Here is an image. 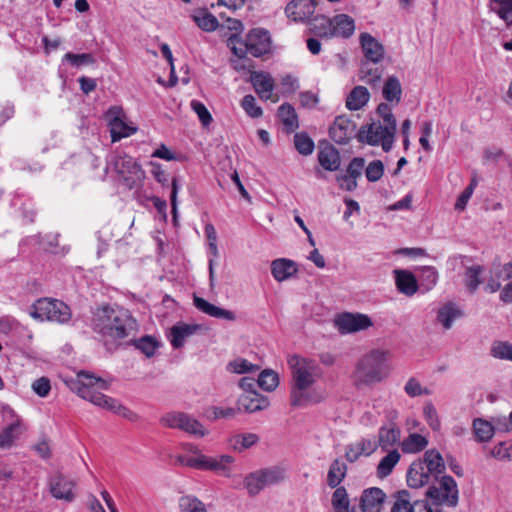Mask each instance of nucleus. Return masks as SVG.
<instances>
[{"label": "nucleus", "instance_id": "37", "mask_svg": "<svg viewBox=\"0 0 512 512\" xmlns=\"http://www.w3.org/2000/svg\"><path fill=\"white\" fill-rule=\"evenodd\" d=\"M473 433L478 442H488L494 435L491 421L475 418L472 424Z\"/></svg>", "mask_w": 512, "mask_h": 512}, {"label": "nucleus", "instance_id": "8", "mask_svg": "<svg viewBox=\"0 0 512 512\" xmlns=\"http://www.w3.org/2000/svg\"><path fill=\"white\" fill-rule=\"evenodd\" d=\"M29 315L37 321L65 324L70 321L72 313L70 307L63 301L44 297L30 306Z\"/></svg>", "mask_w": 512, "mask_h": 512}, {"label": "nucleus", "instance_id": "38", "mask_svg": "<svg viewBox=\"0 0 512 512\" xmlns=\"http://www.w3.org/2000/svg\"><path fill=\"white\" fill-rule=\"evenodd\" d=\"M400 460L398 450H389V453L381 459L377 467V475L380 478L387 477L391 474L393 468Z\"/></svg>", "mask_w": 512, "mask_h": 512}, {"label": "nucleus", "instance_id": "52", "mask_svg": "<svg viewBox=\"0 0 512 512\" xmlns=\"http://www.w3.org/2000/svg\"><path fill=\"white\" fill-rule=\"evenodd\" d=\"M241 106L244 109V111L246 112V114L252 118H258L263 113L261 107H259L256 104L255 97L251 94H248L243 97V99L241 101Z\"/></svg>", "mask_w": 512, "mask_h": 512}, {"label": "nucleus", "instance_id": "53", "mask_svg": "<svg viewBox=\"0 0 512 512\" xmlns=\"http://www.w3.org/2000/svg\"><path fill=\"white\" fill-rule=\"evenodd\" d=\"M191 108L197 114L201 124L204 127H208L211 124L213 120L211 113L202 102L198 100H192Z\"/></svg>", "mask_w": 512, "mask_h": 512}, {"label": "nucleus", "instance_id": "29", "mask_svg": "<svg viewBox=\"0 0 512 512\" xmlns=\"http://www.w3.org/2000/svg\"><path fill=\"white\" fill-rule=\"evenodd\" d=\"M370 99V93L364 86L354 87L347 96L346 107L351 111H357L363 108Z\"/></svg>", "mask_w": 512, "mask_h": 512}, {"label": "nucleus", "instance_id": "12", "mask_svg": "<svg viewBox=\"0 0 512 512\" xmlns=\"http://www.w3.org/2000/svg\"><path fill=\"white\" fill-rule=\"evenodd\" d=\"M161 423L169 428L180 429L198 438L206 434L203 425L194 417L184 412H169L162 416Z\"/></svg>", "mask_w": 512, "mask_h": 512}, {"label": "nucleus", "instance_id": "56", "mask_svg": "<svg viewBox=\"0 0 512 512\" xmlns=\"http://www.w3.org/2000/svg\"><path fill=\"white\" fill-rule=\"evenodd\" d=\"M228 369L237 374L249 373L257 369V366L246 359H236L228 364Z\"/></svg>", "mask_w": 512, "mask_h": 512}, {"label": "nucleus", "instance_id": "60", "mask_svg": "<svg viewBox=\"0 0 512 512\" xmlns=\"http://www.w3.org/2000/svg\"><path fill=\"white\" fill-rule=\"evenodd\" d=\"M404 390L410 397H416L422 394H429V391L427 389H422L420 382L413 377L407 381Z\"/></svg>", "mask_w": 512, "mask_h": 512}, {"label": "nucleus", "instance_id": "35", "mask_svg": "<svg viewBox=\"0 0 512 512\" xmlns=\"http://www.w3.org/2000/svg\"><path fill=\"white\" fill-rule=\"evenodd\" d=\"M347 466L345 462L335 459L330 465L328 475H327V484L331 488H336L343 481L346 476Z\"/></svg>", "mask_w": 512, "mask_h": 512}, {"label": "nucleus", "instance_id": "14", "mask_svg": "<svg viewBox=\"0 0 512 512\" xmlns=\"http://www.w3.org/2000/svg\"><path fill=\"white\" fill-rule=\"evenodd\" d=\"M360 46L364 54L362 61L380 63L385 54L384 46L371 34L363 32L359 36Z\"/></svg>", "mask_w": 512, "mask_h": 512}, {"label": "nucleus", "instance_id": "27", "mask_svg": "<svg viewBox=\"0 0 512 512\" xmlns=\"http://www.w3.org/2000/svg\"><path fill=\"white\" fill-rule=\"evenodd\" d=\"M74 483L63 476H57L51 481V493L57 499L72 501Z\"/></svg>", "mask_w": 512, "mask_h": 512}, {"label": "nucleus", "instance_id": "44", "mask_svg": "<svg viewBox=\"0 0 512 512\" xmlns=\"http://www.w3.org/2000/svg\"><path fill=\"white\" fill-rule=\"evenodd\" d=\"M294 146L296 150L304 156L312 154L315 148L313 139L305 132L296 133L294 135Z\"/></svg>", "mask_w": 512, "mask_h": 512}, {"label": "nucleus", "instance_id": "15", "mask_svg": "<svg viewBox=\"0 0 512 512\" xmlns=\"http://www.w3.org/2000/svg\"><path fill=\"white\" fill-rule=\"evenodd\" d=\"M336 324L341 332L350 333L369 328L372 321L365 314L344 313L338 317Z\"/></svg>", "mask_w": 512, "mask_h": 512}, {"label": "nucleus", "instance_id": "4", "mask_svg": "<svg viewBox=\"0 0 512 512\" xmlns=\"http://www.w3.org/2000/svg\"><path fill=\"white\" fill-rule=\"evenodd\" d=\"M387 355L386 351L374 349L361 356L351 375L353 384L362 388L384 380L390 371Z\"/></svg>", "mask_w": 512, "mask_h": 512}, {"label": "nucleus", "instance_id": "32", "mask_svg": "<svg viewBox=\"0 0 512 512\" xmlns=\"http://www.w3.org/2000/svg\"><path fill=\"white\" fill-rule=\"evenodd\" d=\"M192 19L200 29L206 32L215 31L219 26L217 18L206 8L195 11Z\"/></svg>", "mask_w": 512, "mask_h": 512}, {"label": "nucleus", "instance_id": "18", "mask_svg": "<svg viewBox=\"0 0 512 512\" xmlns=\"http://www.w3.org/2000/svg\"><path fill=\"white\" fill-rule=\"evenodd\" d=\"M193 304L199 311L211 317L227 321H234L236 319L234 312L215 306L202 297L194 295Z\"/></svg>", "mask_w": 512, "mask_h": 512}, {"label": "nucleus", "instance_id": "25", "mask_svg": "<svg viewBox=\"0 0 512 512\" xmlns=\"http://www.w3.org/2000/svg\"><path fill=\"white\" fill-rule=\"evenodd\" d=\"M333 37L350 38L355 31V22L347 14H338L332 18Z\"/></svg>", "mask_w": 512, "mask_h": 512}, {"label": "nucleus", "instance_id": "48", "mask_svg": "<svg viewBox=\"0 0 512 512\" xmlns=\"http://www.w3.org/2000/svg\"><path fill=\"white\" fill-rule=\"evenodd\" d=\"M490 354L497 359L512 361V344L506 341L495 342Z\"/></svg>", "mask_w": 512, "mask_h": 512}, {"label": "nucleus", "instance_id": "9", "mask_svg": "<svg viewBox=\"0 0 512 512\" xmlns=\"http://www.w3.org/2000/svg\"><path fill=\"white\" fill-rule=\"evenodd\" d=\"M110 164L119 175L121 181L129 188L133 189L141 185L145 173L141 166L126 154H115L111 156Z\"/></svg>", "mask_w": 512, "mask_h": 512}, {"label": "nucleus", "instance_id": "46", "mask_svg": "<svg viewBox=\"0 0 512 512\" xmlns=\"http://www.w3.org/2000/svg\"><path fill=\"white\" fill-rule=\"evenodd\" d=\"M65 62L69 63L72 67L80 68L84 65L94 64L95 58L90 53L75 54L68 52L62 58V63Z\"/></svg>", "mask_w": 512, "mask_h": 512}, {"label": "nucleus", "instance_id": "2", "mask_svg": "<svg viewBox=\"0 0 512 512\" xmlns=\"http://www.w3.org/2000/svg\"><path fill=\"white\" fill-rule=\"evenodd\" d=\"M92 313V329L103 337L123 339L137 328L135 319L122 307L102 305Z\"/></svg>", "mask_w": 512, "mask_h": 512}, {"label": "nucleus", "instance_id": "31", "mask_svg": "<svg viewBox=\"0 0 512 512\" xmlns=\"http://www.w3.org/2000/svg\"><path fill=\"white\" fill-rule=\"evenodd\" d=\"M383 98L389 103L398 104L401 101L402 87L396 76H389L382 89Z\"/></svg>", "mask_w": 512, "mask_h": 512}, {"label": "nucleus", "instance_id": "16", "mask_svg": "<svg viewBox=\"0 0 512 512\" xmlns=\"http://www.w3.org/2000/svg\"><path fill=\"white\" fill-rule=\"evenodd\" d=\"M386 494L378 487L365 489L360 496L361 512H381Z\"/></svg>", "mask_w": 512, "mask_h": 512}, {"label": "nucleus", "instance_id": "23", "mask_svg": "<svg viewBox=\"0 0 512 512\" xmlns=\"http://www.w3.org/2000/svg\"><path fill=\"white\" fill-rule=\"evenodd\" d=\"M318 161L327 171H336L341 164L339 151L331 144L321 146L318 151Z\"/></svg>", "mask_w": 512, "mask_h": 512}, {"label": "nucleus", "instance_id": "40", "mask_svg": "<svg viewBox=\"0 0 512 512\" xmlns=\"http://www.w3.org/2000/svg\"><path fill=\"white\" fill-rule=\"evenodd\" d=\"M490 10L495 12L505 23L512 25V0L490 1Z\"/></svg>", "mask_w": 512, "mask_h": 512}, {"label": "nucleus", "instance_id": "49", "mask_svg": "<svg viewBox=\"0 0 512 512\" xmlns=\"http://www.w3.org/2000/svg\"><path fill=\"white\" fill-rule=\"evenodd\" d=\"M420 283L428 291L432 289L438 280V272L434 267L425 266L420 272Z\"/></svg>", "mask_w": 512, "mask_h": 512}, {"label": "nucleus", "instance_id": "34", "mask_svg": "<svg viewBox=\"0 0 512 512\" xmlns=\"http://www.w3.org/2000/svg\"><path fill=\"white\" fill-rule=\"evenodd\" d=\"M400 429L394 424L390 426H383L379 430V446L380 448H388L396 443L400 444Z\"/></svg>", "mask_w": 512, "mask_h": 512}, {"label": "nucleus", "instance_id": "19", "mask_svg": "<svg viewBox=\"0 0 512 512\" xmlns=\"http://www.w3.org/2000/svg\"><path fill=\"white\" fill-rule=\"evenodd\" d=\"M200 328V325L197 324H187L183 322L175 324L170 330L171 345L175 349L183 347L186 339L194 335Z\"/></svg>", "mask_w": 512, "mask_h": 512}, {"label": "nucleus", "instance_id": "5", "mask_svg": "<svg viewBox=\"0 0 512 512\" xmlns=\"http://www.w3.org/2000/svg\"><path fill=\"white\" fill-rule=\"evenodd\" d=\"M445 471V462L438 450H426L423 458L411 463L407 472V482L412 488H420L428 484L432 478Z\"/></svg>", "mask_w": 512, "mask_h": 512}, {"label": "nucleus", "instance_id": "64", "mask_svg": "<svg viewBox=\"0 0 512 512\" xmlns=\"http://www.w3.org/2000/svg\"><path fill=\"white\" fill-rule=\"evenodd\" d=\"M204 231H205V235L209 241V248L212 251V253L214 254V256H216L218 254V249H217V245H216V241H217L216 230H215L214 226L209 223V224L205 225Z\"/></svg>", "mask_w": 512, "mask_h": 512}, {"label": "nucleus", "instance_id": "41", "mask_svg": "<svg viewBox=\"0 0 512 512\" xmlns=\"http://www.w3.org/2000/svg\"><path fill=\"white\" fill-rule=\"evenodd\" d=\"M257 471L262 479L265 488L280 483L281 481L284 480L285 477L284 470L276 466L260 469Z\"/></svg>", "mask_w": 512, "mask_h": 512}, {"label": "nucleus", "instance_id": "7", "mask_svg": "<svg viewBox=\"0 0 512 512\" xmlns=\"http://www.w3.org/2000/svg\"><path fill=\"white\" fill-rule=\"evenodd\" d=\"M171 464L186 466L198 470H211L220 473L223 476L230 475L229 465L234 462L230 455H220L218 457H209L199 453H170L168 455Z\"/></svg>", "mask_w": 512, "mask_h": 512}, {"label": "nucleus", "instance_id": "63", "mask_svg": "<svg viewBox=\"0 0 512 512\" xmlns=\"http://www.w3.org/2000/svg\"><path fill=\"white\" fill-rule=\"evenodd\" d=\"M491 423H492L494 433L495 432H510V431H512L506 416L492 417Z\"/></svg>", "mask_w": 512, "mask_h": 512}, {"label": "nucleus", "instance_id": "30", "mask_svg": "<svg viewBox=\"0 0 512 512\" xmlns=\"http://www.w3.org/2000/svg\"><path fill=\"white\" fill-rule=\"evenodd\" d=\"M462 316V310L455 303L448 302L438 310L437 320L445 329H450L453 322Z\"/></svg>", "mask_w": 512, "mask_h": 512}, {"label": "nucleus", "instance_id": "28", "mask_svg": "<svg viewBox=\"0 0 512 512\" xmlns=\"http://www.w3.org/2000/svg\"><path fill=\"white\" fill-rule=\"evenodd\" d=\"M24 431L25 426L22 420L17 418L0 432V446L5 447L15 444V441L21 437Z\"/></svg>", "mask_w": 512, "mask_h": 512}, {"label": "nucleus", "instance_id": "58", "mask_svg": "<svg viewBox=\"0 0 512 512\" xmlns=\"http://www.w3.org/2000/svg\"><path fill=\"white\" fill-rule=\"evenodd\" d=\"M428 440L425 436L418 433H410L409 436L403 440L400 448H426Z\"/></svg>", "mask_w": 512, "mask_h": 512}, {"label": "nucleus", "instance_id": "11", "mask_svg": "<svg viewBox=\"0 0 512 512\" xmlns=\"http://www.w3.org/2000/svg\"><path fill=\"white\" fill-rule=\"evenodd\" d=\"M394 136L380 121L362 126L356 134L359 142L367 143L371 146L381 145L385 152H389L392 149Z\"/></svg>", "mask_w": 512, "mask_h": 512}, {"label": "nucleus", "instance_id": "33", "mask_svg": "<svg viewBox=\"0 0 512 512\" xmlns=\"http://www.w3.org/2000/svg\"><path fill=\"white\" fill-rule=\"evenodd\" d=\"M278 117L288 132H293L299 127L296 111L288 103H284L278 108Z\"/></svg>", "mask_w": 512, "mask_h": 512}, {"label": "nucleus", "instance_id": "26", "mask_svg": "<svg viewBox=\"0 0 512 512\" xmlns=\"http://www.w3.org/2000/svg\"><path fill=\"white\" fill-rule=\"evenodd\" d=\"M309 31L316 37L331 39L333 38L332 32V18L324 15H318L308 21Z\"/></svg>", "mask_w": 512, "mask_h": 512}, {"label": "nucleus", "instance_id": "47", "mask_svg": "<svg viewBox=\"0 0 512 512\" xmlns=\"http://www.w3.org/2000/svg\"><path fill=\"white\" fill-rule=\"evenodd\" d=\"M257 384L265 391H273L279 384L278 374L270 369L263 370L258 377Z\"/></svg>", "mask_w": 512, "mask_h": 512}, {"label": "nucleus", "instance_id": "55", "mask_svg": "<svg viewBox=\"0 0 512 512\" xmlns=\"http://www.w3.org/2000/svg\"><path fill=\"white\" fill-rule=\"evenodd\" d=\"M391 512H412V505L409 501V492L402 490L391 508Z\"/></svg>", "mask_w": 512, "mask_h": 512}, {"label": "nucleus", "instance_id": "24", "mask_svg": "<svg viewBox=\"0 0 512 512\" xmlns=\"http://www.w3.org/2000/svg\"><path fill=\"white\" fill-rule=\"evenodd\" d=\"M251 83L261 99H269L274 89V81L272 77L264 72H251Z\"/></svg>", "mask_w": 512, "mask_h": 512}, {"label": "nucleus", "instance_id": "10", "mask_svg": "<svg viewBox=\"0 0 512 512\" xmlns=\"http://www.w3.org/2000/svg\"><path fill=\"white\" fill-rule=\"evenodd\" d=\"M426 496L432 500L434 505L456 507L459 500L457 483L453 477L444 475L437 481V485H432L427 489Z\"/></svg>", "mask_w": 512, "mask_h": 512}, {"label": "nucleus", "instance_id": "54", "mask_svg": "<svg viewBox=\"0 0 512 512\" xmlns=\"http://www.w3.org/2000/svg\"><path fill=\"white\" fill-rule=\"evenodd\" d=\"M384 173V165L380 160H373L366 167V178L370 182L378 181Z\"/></svg>", "mask_w": 512, "mask_h": 512}, {"label": "nucleus", "instance_id": "13", "mask_svg": "<svg viewBox=\"0 0 512 512\" xmlns=\"http://www.w3.org/2000/svg\"><path fill=\"white\" fill-rule=\"evenodd\" d=\"M355 129V123L341 115L335 118L329 129V136L337 144H347L352 139Z\"/></svg>", "mask_w": 512, "mask_h": 512}, {"label": "nucleus", "instance_id": "20", "mask_svg": "<svg viewBox=\"0 0 512 512\" xmlns=\"http://www.w3.org/2000/svg\"><path fill=\"white\" fill-rule=\"evenodd\" d=\"M379 64L372 61H361L359 79L372 87L377 86L384 72L383 66Z\"/></svg>", "mask_w": 512, "mask_h": 512}, {"label": "nucleus", "instance_id": "62", "mask_svg": "<svg viewBox=\"0 0 512 512\" xmlns=\"http://www.w3.org/2000/svg\"><path fill=\"white\" fill-rule=\"evenodd\" d=\"M364 165H365V161L363 158H361V157L353 158L347 167V175H349L357 180V178L360 177L362 174Z\"/></svg>", "mask_w": 512, "mask_h": 512}, {"label": "nucleus", "instance_id": "61", "mask_svg": "<svg viewBox=\"0 0 512 512\" xmlns=\"http://www.w3.org/2000/svg\"><path fill=\"white\" fill-rule=\"evenodd\" d=\"M32 390L40 397H46L50 390L51 384L47 377H41L35 380L32 384Z\"/></svg>", "mask_w": 512, "mask_h": 512}, {"label": "nucleus", "instance_id": "57", "mask_svg": "<svg viewBox=\"0 0 512 512\" xmlns=\"http://www.w3.org/2000/svg\"><path fill=\"white\" fill-rule=\"evenodd\" d=\"M425 419L432 430L438 431L440 429V420L436 408L432 403H428L423 408Z\"/></svg>", "mask_w": 512, "mask_h": 512}, {"label": "nucleus", "instance_id": "1", "mask_svg": "<svg viewBox=\"0 0 512 512\" xmlns=\"http://www.w3.org/2000/svg\"><path fill=\"white\" fill-rule=\"evenodd\" d=\"M291 370V405L305 406L311 401L310 388L322 377L323 370L316 360L294 354L288 357Z\"/></svg>", "mask_w": 512, "mask_h": 512}, {"label": "nucleus", "instance_id": "6", "mask_svg": "<svg viewBox=\"0 0 512 512\" xmlns=\"http://www.w3.org/2000/svg\"><path fill=\"white\" fill-rule=\"evenodd\" d=\"M228 46L237 57L245 58L247 54L261 57L271 50L270 33L263 28H254L246 35L245 39L231 35L228 38Z\"/></svg>", "mask_w": 512, "mask_h": 512}, {"label": "nucleus", "instance_id": "51", "mask_svg": "<svg viewBox=\"0 0 512 512\" xmlns=\"http://www.w3.org/2000/svg\"><path fill=\"white\" fill-rule=\"evenodd\" d=\"M257 392L243 393L238 399V408L248 413L257 411Z\"/></svg>", "mask_w": 512, "mask_h": 512}, {"label": "nucleus", "instance_id": "36", "mask_svg": "<svg viewBox=\"0 0 512 512\" xmlns=\"http://www.w3.org/2000/svg\"><path fill=\"white\" fill-rule=\"evenodd\" d=\"M136 132V128L125 123L121 118L115 117L110 122L112 142L129 137Z\"/></svg>", "mask_w": 512, "mask_h": 512}, {"label": "nucleus", "instance_id": "3", "mask_svg": "<svg viewBox=\"0 0 512 512\" xmlns=\"http://www.w3.org/2000/svg\"><path fill=\"white\" fill-rule=\"evenodd\" d=\"M78 381L75 383L74 390L77 394L93 403L94 405L121 414L127 417L130 411L122 406L116 399L102 394L99 390H108L109 383L99 377H95L87 371H80L77 375Z\"/></svg>", "mask_w": 512, "mask_h": 512}, {"label": "nucleus", "instance_id": "21", "mask_svg": "<svg viewBox=\"0 0 512 512\" xmlns=\"http://www.w3.org/2000/svg\"><path fill=\"white\" fill-rule=\"evenodd\" d=\"M397 290L406 295L413 296L418 291V283L412 272L408 270H394Z\"/></svg>", "mask_w": 512, "mask_h": 512}, {"label": "nucleus", "instance_id": "45", "mask_svg": "<svg viewBox=\"0 0 512 512\" xmlns=\"http://www.w3.org/2000/svg\"><path fill=\"white\" fill-rule=\"evenodd\" d=\"M243 484L250 497H255L265 488L257 470L247 474L244 477Z\"/></svg>", "mask_w": 512, "mask_h": 512}, {"label": "nucleus", "instance_id": "39", "mask_svg": "<svg viewBox=\"0 0 512 512\" xmlns=\"http://www.w3.org/2000/svg\"><path fill=\"white\" fill-rule=\"evenodd\" d=\"M179 512H208L206 505L192 495L181 496L178 501Z\"/></svg>", "mask_w": 512, "mask_h": 512}, {"label": "nucleus", "instance_id": "43", "mask_svg": "<svg viewBox=\"0 0 512 512\" xmlns=\"http://www.w3.org/2000/svg\"><path fill=\"white\" fill-rule=\"evenodd\" d=\"M331 501L335 512H349L350 501L345 487H336Z\"/></svg>", "mask_w": 512, "mask_h": 512}, {"label": "nucleus", "instance_id": "42", "mask_svg": "<svg viewBox=\"0 0 512 512\" xmlns=\"http://www.w3.org/2000/svg\"><path fill=\"white\" fill-rule=\"evenodd\" d=\"M131 343L148 358L155 354L156 349L160 345L155 337L149 335H145L140 339L132 340Z\"/></svg>", "mask_w": 512, "mask_h": 512}, {"label": "nucleus", "instance_id": "17", "mask_svg": "<svg viewBox=\"0 0 512 512\" xmlns=\"http://www.w3.org/2000/svg\"><path fill=\"white\" fill-rule=\"evenodd\" d=\"M315 0H292L285 8L287 17L294 21H306L310 20V17L314 14L316 8Z\"/></svg>", "mask_w": 512, "mask_h": 512}, {"label": "nucleus", "instance_id": "22", "mask_svg": "<svg viewBox=\"0 0 512 512\" xmlns=\"http://www.w3.org/2000/svg\"><path fill=\"white\" fill-rule=\"evenodd\" d=\"M298 272L297 264L286 258H279L271 263V273L278 282H283Z\"/></svg>", "mask_w": 512, "mask_h": 512}, {"label": "nucleus", "instance_id": "50", "mask_svg": "<svg viewBox=\"0 0 512 512\" xmlns=\"http://www.w3.org/2000/svg\"><path fill=\"white\" fill-rule=\"evenodd\" d=\"M481 272H482V267L479 265L469 267L465 272L466 286L471 293L475 292L476 289L478 288L479 284L481 283V280H480Z\"/></svg>", "mask_w": 512, "mask_h": 512}, {"label": "nucleus", "instance_id": "59", "mask_svg": "<svg viewBox=\"0 0 512 512\" xmlns=\"http://www.w3.org/2000/svg\"><path fill=\"white\" fill-rule=\"evenodd\" d=\"M232 441L234 442L233 448H236L238 444L241 445V448H250L258 443V436L254 433L238 434L232 438Z\"/></svg>", "mask_w": 512, "mask_h": 512}]
</instances>
